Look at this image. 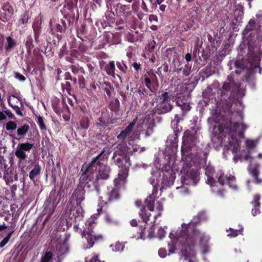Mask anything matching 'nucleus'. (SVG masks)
<instances>
[{
    "label": "nucleus",
    "mask_w": 262,
    "mask_h": 262,
    "mask_svg": "<svg viewBox=\"0 0 262 262\" xmlns=\"http://www.w3.org/2000/svg\"><path fill=\"white\" fill-rule=\"evenodd\" d=\"M8 45L6 47L7 51H9L12 47L15 45V42L13 39L10 37L7 38Z\"/></svg>",
    "instance_id": "nucleus-43"
},
{
    "label": "nucleus",
    "mask_w": 262,
    "mask_h": 262,
    "mask_svg": "<svg viewBox=\"0 0 262 262\" xmlns=\"http://www.w3.org/2000/svg\"><path fill=\"white\" fill-rule=\"evenodd\" d=\"M70 236L68 234H65V237L63 242L58 243L56 246V251L59 255H63L66 253L69 250L68 241L70 239Z\"/></svg>",
    "instance_id": "nucleus-21"
},
{
    "label": "nucleus",
    "mask_w": 262,
    "mask_h": 262,
    "mask_svg": "<svg viewBox=\"0 0 262 262\" xmlns=\"http://www.w3.org/2000/svg\"><path fill=\"white\" fill-rule=\"evenodd\" d=\"M153 109L150 113L149 115H152L155 113L164 114L170 111L172 107V105L170 103V98L167 92H163L161 95L157 98L155 101L152 102Z\"/></svg>",
    "instance_id": "nucleus-8"
},
{
    "label": "nucleus",
    "mask_w": 262,
    "mask_h": 262,
    "mask_svg": "<svg viewBox=\"0 0 262 262\" xmlns=\"http://www.w3.org/2000/svg\"><path fill=\"white\" fill-rule=\"evenodd\" d=\"M205 174L207 176V183L209 184L213 192L217 193L219 195H222V187L227 184L229 187L234 190L237 189V187L235 184V178L230 176H225L222 170L215 172L213 167L211 165L207 166L205 168Z\"/></svg>",
    "instance_id": "nucleus-6"
},
{
    "label": "nucleus",
    "mask_w": 262,
    "mask_h": 262,
    "mask_svg": "<svg viewBox=\"0 0 262 262\" xmlns=\"http://www.w3.org/2000/svg\"><path fill=\"white\" fill-rule=\"evenodd\" d=\"M17 100V98L15 96L13 95L9 98L8 100V102L9 105H10L15 110V113L17 115H19L20 116H23V113L20 108L17 105H13V104L11 102V101Z\"/></svg>",
    "instance_id": "nucleus-27"
},
{
    "label": "nucleus",
    "mask_w": 262,
    "mask_h": 262,
    "mask_svg": "<svg viewBox=\"0 0 262 262\" xmlns=\"http://www.w3.org/2000/svg\"><path fill=\"white\" fill-rule=\"evenodd\" d=\"M154 229L152 228H150L148 234V237L149 238H152V237H154Z\"/></svg>",
    "instance_id": "nucleus-56"
},
{
    "label": "nucleus",
    "mask_w": 262,
    "mask_h": 262,
    "mask_svg": "<svg viewBox=\"0 0 262 262\" xmlns=\"http://www.w3.org/2000/svg\"><path fill=\"white\" fill-rule=\"evenodd\" d=\"M33 147V144L29 142L19 143L17 145L15 151V155L19 159L18 164L19 167H21L22 161L27 158V152H29Z\"/></svg>",
    "instance_id": "nucleus-15"
},
{
    "label": "nucleus",
    "mask_w": 262,
    "mask_h": 262,
    "mask_svg": "<svg viewBox=\"0 0 262 262\" xmlns=\"http://www.w3.org/2000/svg\"><path fill=\"white\" fill-rule=\"evenodd\" d=\"M245 90L240 88V84L235 83L233 81V77L231 75H229L227 80L224 82L222 88L217 91V94L223 96L228 92L233 93H237L238 97H242L245 95Z\"/></svg>",
    "instance_id": "nucleus-10"
},
{
    "label": "nucleus",
    "mask_w": 262,
    "mask_h": 262,
    "mask_svg": "<svg viewBox=\"0 0 262 262\" xmlns=\"http://www.w3.org/2000/svg\"><path fill=\"white\" fill-rule=\"evenodd\" d=\"M138 122L137 117L126 127V128L122 130L119 135L117 136V138L120 140H123L126 137L129 136L130 140H135L138 139L140 136L139 130L138 129L132 133L133 129L136 123Z\"/></svg>",
    "instance_id": "nucleus-17"
},
{
    "label": "nucleus",
    "mask_w": 262,
    "mask_h": 262,
    "mask_svg": "<svg viewBox=\"0 0 262 262\" xmlns=\"http://www.w3.org/2000/svg\"><path fill=\"white\" fill-rule=\"evenodd\" d=\"M196 141V136L191 133L190 130L184 132L181 148L182 160L183 162L181 170V182L182 185L176 187L179 192L182 195L189 193V190L186 186L195 185L200 180L196 166L204 154L195 151L194 146Z\"/></svg>",
    "instance_id": "nucleus-2"
},
{
    "label": "nucleus",
    "mask_w": 262,
    "mask_h": 262,
    "mask_svg": "<svg viewBox=\"0 0 262 262\" xmlns=\"http://www.w3.org/2000/svg\"><path fill=\"white\" fill-rule=\"evenodd\" d=\"M70 209V219L74 222L80 221L83 218V209L81 205L71 206L68 204Z\"/></svg>",
    "instance_id": "nucleus-18"
},
{
    "label": "nucleus",
    "mask_w": 262,
    "mask_h": 262,
    "mask_svg": "<svg viewBox=\"0 0 262 262\" xmlns=\"http://www.w3.org/2000/svg\"><path fill=\"white\" fill-rule=\"evenodd\" d=\"M116 64H117V68L120 71H121L123 72H125V71H126V70L127 69V67H126V66L124 63H121V62H117Z\"/></svg>",
    "instance_id": "nucleus-51"
},
{
    "label": "nucleus",
    "mask_w": 262,
    "mask_h": 262,
    "mask_svg": "<svg viewBox=\"0 0 262 262\" xmlns=\"http://www.w3.org/2000/svg\"><path fill=\"white\" fill-rule=\"evenodd\" d=\"M37 124H38L40 129L43 131L46 130L47 127L46 126L44 123L43 118L40 116H37V121H36Z\"/></svg>",
    "instance_id": "nucleus-36"
},
{
    "label": "nucleus",
    "mask_w": 262,
    "mask_h": 262,
    "mask_svg": "<svg viewBox=\"0 0 262 262\" xmlns=\"http://www.w3.org/2000/svg\"><path fill=\"white\" fill-rule=\"evenodd\" d=\"M158 255L161 258H165L167 255V251L165 249L160 248L158 251Z\"/></svg>",
    "instance_id": "nucleus-50"
},
{
    "label": "nucleus",
    "mask_w": 262,
    "mask_h": 262,
    "mask_svg": "<svg viewBox=\"0 0 262 262\" xmlns=\"http://www.w3.org/2000/svg\"><path fill=\"white\" fill-rule=\"evenodd\" d=\"M30 129L28 124H24L19 126L17 129V135L21 138H24Z\"/></svg>",
    "instance_id": "nucleus-25"
},
{
    "label": "nucleus",
    "mask_w": 262,
    "mask_h": 262,
    "mask_svg": "<svg viewBox=\"0 0 262 262\" xmlns=\"http://www.w3.org/2000/svg\"><path fill=\"white\" fill-rule=\"evenodd\" d=\"M56 208V205L54 203H51L50 198L47 199L44 204V209L42 213L44 215H47L45 222H47L50 216L54 213Z\"/></svg>",
    "instance_id": "nucleus-20"
},
{
    "label": "nucleus",
    "mask_w": 262,
    "mask_h": 262,
    "mask_svg": "<svg viewBox=\"0 0 262 262\" xmlns=\"http://www.w3.org/2000/svg\"><path fill=\"white\" fill-rule=\"evenodd\" d=\"M232 121L225 120L224 123L218 125L217 127L213 126V133L214 137L212 141L214 142L217 140L219 145L224 146L223 149V155L227 158L230 152L235 154L233 160L236 162L238 159H243L245 160L251 159L248 167L250 173L255 179V182L259 184L262 182V180L258 178L259 173L258 169L260 164L255 162L254 158L249 154L244 155L243 152L237 155L236 152L239 147V143L236 138H243L244 133L249 126L243 121V114L242 111H238L236 113L232 114Z\"/></svg>",
    "instance_id": "nucleus-1"
},
{
    "label": "nucleus",
    "mask_w": 262,
    "mask_h": 262,
    "mask_svg": "<svg viewBox=\"0 0 262 262\" xmlns=\"http://www.w3.org/2000/svg\"><path fill=\"white\" fill-rule=\"evenodd\" d=\"M52 254L51 252H46L41 258L42 262H48L51 258Z\"/></svg>",
    "instance_id": "nucleus-45"
},
{
    "label": "nucleus",
    "mask_w": 262,
    "mask_h": 262,
    "mask_svg": "<svg viewBox=\"0 0 262 262\" xmlns=\"http://www.w3.org/2000/svg\"><path fill=\"white\" fill-rule=\"evenodd\" d=\"M13 231L9 232L7 236L0 242V248L4 247L10 240Z\"/></svg>",
    "instance_id": "nucleus-38"
},
{
    "label": "nucleus",
    "mask_w": 262,
    "mask_h": 262,
    "mask_svg": "<svg viewBox=\"0 0 262 262\" xmlns=\"http://www.w3.org/2000/svg\"><path fill=\"white\" fill-rule=\"evenodd\" d=\"M123 10L124 11L123 12V15L125 17H127L131 14V11L128 6H124L123 7Z\"/></svg>",
    "instance_id": "nucleus-48"
},
{
    "label": "nucleus",
    "mask_w": 262,
    "mask_h": 262,
    "mask_svg": "<svg viewBox=\"0 0 262 262\" xmlns=\"http://www.w3.org/2000/svg\"><path fill=\"white\" fill-rule=\"evenodd\" d=\"M29 15L28 12H25L20 16L18 20V25H26L29 20Z\"/></svg>",
    "instance_id": "nucleus-34"
},
{
    "label": "nucleus",
    "mask_w": 262,
    "mask_h": 262,
    "mask_svg": "<svg viewBox=\"0 0 262 262\" xmlns=\"http://www.w3.org/2000/svg\"><path fill=\"white\" fill-rule=\"evenodd\" d=\"M206 213L205 211L200 212L188 224H182L181 230L174 235L173 231L170 233L169 237L172 242L171 246L168 244L169 254L174 253L176 247L178 244H182L185 248L193 247L196 241L200 240V247L201 253L204 255L210 251V247L208 244L210 237L201 232L195 228V226L200 222L206 219Z\"/></svg>",
    "instance_id": "nucleus-3"
},
{
    "label": "nucleus",
    "mask_w": 262,
    "mask_h": 262,
    "mask_svg": "<svg viewBox=\"0 0 262 262\" xmlns=\"http://www.w3.org/2000/svg\"><path fill=\"white\" fill-rule=\"evenodd\" d=\"M112 250L115 252L122 251L123 250V245L120 243H116L115 245H111Z\"/></svg>",
    "instance_id": "nucleus-42"
},
{
    "label": "nucleus",
    "mask_w": 262,
    "mask_h": 262,
    "mask_svg": "<svg viewBox=\"0 0 262 262\" xmlns=\"http://www.w3.org/2000/svg\"><path fill=\"white\" fill-rule=\"evenodd\" d=\"M65 77L66 79H70V74L69 72H66L65 73Z\"/></svg>",
    "instance_id": "nucleus-61"
},
{
    "label": "nucleus",
    "mask_w": 262,
    "mask_h": 262,
    "mask_svg": "<svg viewBox=\"0 0 262 262\" xmlns=\"http://www.w3.org/2000/svg\"><path fill=\"white\" fill-rule=\"evenodd\" d=\"M108 123V119L107 116H102L100 117L96 123L97 126L101 129V127L107 125Z\"/></svg>",
    "instance_id": "nucleus-30"
},
{
    "label": "nucleus",
    "mask_w": 262,
    "mask_h": 262,
    "mask_svg": "<svg viewBox=\"0 0 262 262\" xmlns=\"http://www.w3.org/2000/svg\"><path fill=\"white\" fill-rule=\"evenodd\" d=\"M108 155V154L105 153V150L103 149L98 156L93 159L87 168V177H89L88 175L89 173L98 170L102 165H105L104 162L105 159L107 158Z\"/></svg>",
    "instance_id": "nucleus-14"
},
{
    "label": "nucleus",
    "mask_w": 262,
    "mask_h": 262,
    "mask_svg": "<svg viewBox=\"0 0 262 262\" xmlns=\"http://www.w3.org/2000/svg\"><path fill=\"white\" fill-rule=\"evenodd\" d=\"M3 10L9 16H11L13 14L14 10L12 6L9 3H6L3 6Z\"/></svg>",
    "instance_id": "nucleus-35"
},
{
    "label": "nucleus",
    "mask_w": 262,
    "mask_h": 262,
    "mask_svg": "<svg viewBox=\"0 0 262 262\" xmlns=\"http://www.w3.org/2000/svg\"><path fill=\"white\" fill-rule=\"evenodd\" d=\"M15 77L20 81H24L26 80L25 76L19 73H15Z\"/></svg>",
    "instance_id": "nucleus-53"
},
{
    "label": "nucleus",
    "mask_w": 262,
    "mask_h": 262,
    "mask_svg": "<svg viewBox=\"0 0 262 262\" xmlns=\"http://www.w3.org/2000/svg\"><path fill=\"white\" fill-rule=\"evenodd\" d=\"M260 196L259 195H255L254 196V200L252 202V204L254 205V208L252 209V214L254 216L259 214L260 212L259 208L260 206Z\"/></svg>",
    "instance_id": "nucleus-23"
},
{
    "label": "nucleus",
    "mask_w": 262,
    "mask_h": 262,
    "mask_svg": "<svg viewBox=\"0 0 262 262\" xmlns=\"http://www.w3.org/2000/svg\"><path fill=\"white\" fill-rule=\"evenodd\" d=\"M165 7H166V6H165V5H161V6H160V9L162 11H164L165 9Z\"/></svg>",
    "instance_id": "nucleus-64"
},
{
    "label": "nucleus",
    "mask_w": 262,
    "mask_h": 262,
    "mask_svg": "<svg viewBox=\"0 0 262 262\" xmlns=\"http://www.w3.org/2000/svg\"><path fill=\"white\" fill-rule=\"evenodd\" d=\"M141 204L142 202L141 201L138 200L136 202V205L138 207L141 205Z\"/></svg>",
    "instance_id": "nucleus-63"
},
{
    "label": "nucleus",
    "mask_w": 262,
    "mask_h": 262,
    "mask_svg": "<svg viewBox=\"0 0 262 262\" xmlns=\"http://www.w3.org/2000/svg\"><path fill=\"white\" fill-rule=\"evenodd\" d=\"M229 231L230 232L228 233V236L230 237H234L237 236L238 234H242L243 228H241L239 230H234L233 229L230 228L229 230H227V232H228Z\"/></svg>",
    "instance_id": "nucleus-33"
},
{
    "label": "nucleus",
    "mask_w": 262,
    "mask_h": 262,
    "mask_svg": "<svg viewBox=\"0 0 262 262\" xmlns=\"http://www.w3.org/2000/svg\"><path fill=\"white\" fill-rule=\"evenodd\" d=\"M130 225L132 226H136L137 225V222L136 220H132L131 221H130Z\"/></svg>",
    "instance_id": "nucleus-60"
},
{
    "label": "nucleus",
    "mask_w": 262,
    "mask_h": 262,
    "mask_svg": "<svg viewBox=\"0 0 262 262\" xmlns=\"http://www.w3.org/2000/svg\"><path fill=\"white\" fill-rule=\"evenodd\" d=\"M17 128L16 123L12 121H10L8 122L6 124V128L7 130H15Z\"/></svg>",
    "instance_id": "nucleus-40"
},
{
    "label": "nucleus",
    "mask_w": 262,
    "mask_h": 262,
    "mask_svg": "<svg viewBox=\"0 0 262 262\" xmlns=\"http://www.w3.org/2000/svg\"><path fill=\"white\" fill-rule=\"evenodd\" d=\"M176 103L183 112V114L181 117H180L178 115H176L174 119L172 120L171 125L172 128H173V130L178 129V123L180 120H183L184 113L189 111L191 108L188 97L185 98L183 96H181V95H180V96H178L177 98Z\"/></svg>",
    "instance_id": "nucleus-12"
},
{
    "label": "nucleus",
    "mask_w": 262,
    "mask_h": 262,
    "mask_svg": "<svg viewBox=\"0 0 262 262\" xmlns=\"http://www.w3.org/2000/svg\"><path fill=\"white\" fill-rule=\"evenodd\" d=\"M105 221L108 223V224H114V223H115L116 222L114 220H113L111 216H110V215H109L108 214H105Z\"/></svg>",
    "instance_id": "nucleus-52"
},
{
    "label": "nucleus",
    "mask_w": 262,
    "mask_h": 262,
    "mask_svg": "<svg viewBox=\"0 0 262 262\" xmlns=\"http://www.w3.org/2000/svg\"><path fill=\"white\" fill-rule=\"evenodd\" d=\"M126 153H128L126 146L124 144H119L114 148V152L113 154V159H114V162L119 167H121V162L122 160L125 161V164L124 168L122 169H125L127 167L128 162H130L129 158L125 157L121 159L120 158L117 157V156H122L125 155ZM130 164V163H129Z\"/></svg>",
    "instance_id": "nucleus-16"
},
{
    "label": "nucleus",
    "mask_w": 262,
    "mask_h": 262,
    "mask_svg": "<svg viewBox=\"0 0 262 262\" xmlns=\"http://www.w3.org/2000/svg\"><path fill=\"white\" fill-rule=\"evenodd\" d=\"M137 127L138 130L140 131V128H143L144 125L147 126V129L145 132L146 137L150 136L152 132L153 129L151 125L154 123V117L152 115H150L149 114L144 116V115H140L137 117Z\"/></svg>",
    "instance_id": "nucleus-13"
},
{
    "label": "nucleus",
    "mask_w": 262,
    "mask_h": 262,
    "mask_svg": "<svg viewBox=\"0 0 262 262\" xmlns=\"http://www.w3.org/2000/svg\"><path fill=\"white\" fill-rule=\"evenodd\" d=\"M260 25L258 21L256 22L251 19L243 33V45H247L248 48V58L246 61L238 56L234 62L237 70V74L241 73V70H247L249 73L255 72V69L260 65V60L262 58V51H260L258 45L262 40L258 30Z\"/></svg>",
    "instance_id": "nucleus-4"
},
{
    "label": "nucleus",
    "mask_w": 262,
    "mask_h": 262,
    "mask_svg": "<svg viewBox=\"0 0 262 262\" xmlns=\"http://www.w3.org/2000/svg\"><path fill=\"white\" fill-rule=\"evenodd\" d=\"M192 121V125L193 126L191 127V129L194 133H196V129L199 130L200 129L199 125H196L197 124V118H193Z\"/></svg>",
    "instance_id": "nucleus-44"
},
{
    "label": "nucleus",
    "mask_w": 262,
    "mask_h": 262,
    "mask_svg": "<svg viewBox=\"0 0 262 262\" xmlns=\"http://www.w3.org/2000/svg\"><path fill=\"white\" fill-rule=\"evenodd\" d=\"M143 233H144V231H141L140 232V236L137 239L140 238V239H144L145 238L143 236Z\"/></svg>",
    "instance_id": "nucleus-62"
},
{
    "label": "nucleus",
    "mask_w": 262,
    "mask_h": 262,
    "mask_svg": "<svg viewBox=\"0 0 262 262\" xmlns=\"http://www.w3.org/2000/svg\"><path fill=\"white\" fill-rule=\"evenodd\" d=\"M7 116L11 119L14 118V115L10 110L0 111V121L5 120Z\"/></svg>",
    "instance_id": "nucleus-31"
},
{
    "label": "nucleus",
    "mask_w": 262,
    "mask_h": 262,
    "mask_svg": "<svg viewBox=\"0 0 262 262\" xmlns=\"http://www.w3.org/2000/svg\"><path fill=\"white\" fill-rule=\"evenodd\" d=\"M110 168L107 165H102L98 170L97 174V179H106L110 176Z\"/></svg>",
    "instance_id": "nucleus-22"
},
{
    "label": "nucleus",
    "mask_w": 262,
    "mask_h": 262,
    "mask_svg": "<svg viewBox=\"0 0 262 262\" xmlns=\"http://www.w3.org/2000/svg\"><path fill=\"white\" fill-rule=\"evenodd\" d=\"M40 170V166L38 164L36 165L29 173L30 179L31 180L34 181L35 177L39 174Z\"/></svg>",
    "instance_id": "nucleus-29"
},
{
    "label": "nucleus",
    "mask_w": 262,
    "mask_h": 262,
    "mask_svg": "<svg viewBox=\"0 0 262 262\" xmlns=\"http://www.w3.org/2000/svg\"><path fill=\"white\" fill-rule=\"evenodd\" d=\"M258 143V139L251 140V139H247L246 141V145L247 149L248 150L253 149L256 146Z\"/></svg>",
    "instance_id": "nucleus-32"
},
{
    "label": "nucleus",
    "mask_w": 262,
    "mask_h": 262,
    "mask_svg": "<svg viewBox=\"0 0 262 262\" xmlns=\"http://www.w3.org/2000/svg\"><path fill=\"white\" fill-rule=\"evenodd\" d=\"M145 147H140L138 145H134L132 147V149L130 151H128V153L134 154L135 152H142L145 150Z\"/></svg>",
    "instance_id": "nucleus-41"
},
{
    "label": "nucleus",
    "mask_w": 262,
    "mask_h": 262,
    "mask_svg": "<svg viewBox=\"0 0 262 262\" xmlns=\"http://www.w3.org/2000/svg\"><path fill=\"white\" fill-rule=\"evenodd\" d=\"M129 166L130 163L128 162L127 167L119 172L118 177L114 180V188L108 194V201H111L119 198L118 189L123 186L126 182Z\"/></svg>",
    "instance_id": "nucleus-9"
},
{
    "label": "nucleus",
    "mask_w": 262,
    "mask_h": 262,
    "mask_svg": "<svg viewBox=\"0 0 262 262\" xmlns=\"http://www.w3.org/2000/svg\"><path fill=\"white\" fill-rule=\"evenodd\" d=\"M146 201L147 202V207L150 211H154V207L155 206L156 209L159 212L158 214L155 215V218L156 219L157 217L160 216L161 215V212L163 209L162 203L160 201H157L156 204H155V198L152 195L148 196V198L146 200Z\"/></svg>",
    "instance_id": "nucleus-19"
},
{
    "label": "nucleus",
    "mask_w": 262,
    "mask_h": 262,
    "mask_svg": "<svg viewBox=\"0 0 262 262\" xmlns=\"http://www.w3.org/2000/svg\"><path fill=\"white\" fill-rule=\"evenodd\" d=\"M133 66L134 68V69L138 71V70H139L140 69V64L139 63H137V62H134V63L133 64Z\"/></svg>",
    "instance_id": "nucleus-58"
},
{
    "label": "nucleus",
    "mask_w": 262,
    "mask_h": 262,
    "mask_svg": "<svg viewBox=\"0 0 262 262\" xmlns=\"http://www.w3.org/2000/svg\"><path fill=\"white\" fill-rule=\"evenodd\" d=\"M179 132V129L177 130H173L172 134L170 135L167 139L166 146H169L172 149V153L170 156L166 155L165 151V158L168 160V163L166 164L164 169L162 170L158 169L157 171L152 170L151 172L152 177L149 179L150 183L153 186L154 192L157 191L158 189V185L160 181V179L161 174H162V183L165 186H169L172 183L174 179V176L172 170V165L175 161V155L173 151V148L177 146L178 142V133Z\"/></svg>",
    "instance_id": "nucleus-5"
},
{
    "label": "nucleus",
    "mask_w": 262,
    "mask_h": 262,
    "mask_svg": "<svg viewBox=\"0 0 262 262\" xmlns=\"http://www.w3.org/2000/svg\"><path fill=\"white\" fill-rule=\"evenodd\" d=\"M52 34H55L56 32H61L63 28L62 26L59 24H56L53 28L52 24L50 23Z\"/></svg>",
    "instance_id": "nucleus-37"
},
{
    "label": "nucleus",
    "mask_w": 262,
    "mask_h": 262,
    "mask_svg": "<svg viewBox=\"0 0 262 262\" xmlns=\"http://www.w3.org/2000/svg\"><path fill=\"white\" fill-rule=\"evenodd\" d=\"M151 82V78L148 77H146L145 78V84L146 86L149 87Z\"/></svg>",
    "instance_id": "nucleus-55"
},
{
    "label": "nucleus",
    "mask_w": 262,
    "mask_h": 262,
    "mask_svg": "<svg viewBox=\"0 0 262 262\" xmlns=\"http://www.w3.org/2000/svg\"><path fill=\"white\" fill-rule=\"evenodd\" d=\"M80 126L84 129H86L89 126V120L88 117H82L80 121Z\"/></svg>",
    "instance_id": "nucleus-39"
},
{
    "label": "nucleus",
    "mask_w": 262,
    "mask_h": 262,
    "mask_svg": "<svg viewBox=\"0 0 262 262\" xmlns=\"http://www.w3.org/2000/svg\"><path fill=\"white\" fill-rule=\"evenodd\" d=\"M4 180L7 185H10L14 181L17 180V175L15 173H9L7 172L5 173L4 176Z\"/></svg>",
    "instance_id": "nucleus-26"
},
{
    "label": "nucleus",
    "mask_w": 262,
    "mask_h": 262,
    "mask_svg": "<svg viewBox=\"0 0 262 262\" xmlns=\"http://www.w3.org/2000/svg\"><path fill=\"white\" fill-rule=\"evenodd\" d=\"M41 24L42 20L40 16H38L35 18L32 24V27L34 32L35 37L38 36L40 33L39 31L41 29Z\"/></svg>",
    "instance_id": "nucleus-24"
},
{
    "label": "nucleus",
    "mask_w": 262,
    "mask_h": 262,
    "mask_svg": "<svg viewBox=\"0 0 262 262\" xmlns=\"http://www.w3.org/2000/svg\"><path fill=\"white\" fill-rule=\"evenodd\" d=\"M190 70H191V67L187 65H186L185 68L183 70L184 75H185V76H188L190 73Z\"/></svg>",
    "instance_id": "nucleus-54"
},
{
    "label": "nucleus",
    "mask_w": 262,
    "mask_h": 262,
    "mask_svg": "<svg viewBox=\"0 0 262 262\" xmlns=\"http://www.w3.org/2000/svg\"><path fill=\"white\" fill-rule=\"evenodd\" d=\"M181 253L182 256L184 257L185 260H188V262H195V258L194 257H192L191 258H189L186 254V251H182Z\"/></svg>",
    "instance_id": "nucleus-46"
},
{
    "label": "nucleus",
    "mask_w": 262,
    "mask_h": 262,
    "mask_svg": "<svg viewBox=\"0 0 262 262\" xmlns=\"http://www.w3.org/2000/svg\"><path fill=\"white\" fill-rule=\"evenodd\" d=\"M165 234L166 231L165 230L162 228H160L158 232V237L159 239H162L164 237H165Z\"/></svg>",
    "instance_id": "nucleus-47"
},
{
    "label": "nucleus",
    "mask_w": 262,
    "mask_h": 262,
    "mask_svg": "<svg viewBox=\"0 0 262 262\" xmlns=\"http://www.w3.org/2000/svg\"><path fill=\"white\" fill-rule=\"evenodd\" d=\"M85 176H82L80 184L73 192L70 200L69 204L71 206L81 205V202L84 200L85 190L84 187H89L90 184L89 182L84 184L82 181L85 179Z\"/></svg>",
    "instance_id": "nucleus-11"
},
{
    "label": "nucleus",
    "mask_w": 262,
    "mask_h": 262,
    "mask_svg": "<svg viewBox=\"0 0 262 262\" xmlns=\"http://www.w3.org/2000/svg\"><path fill=\"white\" fill-rule=\"evenodd\" d=\"M102 211V207L97 209L98 213L95 214L91 216V217L85 223L84 229L82 234V237H84L87 241L88 247L87 248H90L93 247L95 242L97 240L100 239L102 238V235H99L96 236L93 234V229L96 226L95 220L97 218L98 215Z\"/></svg>",
    "instance_id": "nucleus-7"
},
{
    "label": "nucleus",
    "mask_w": 262,
    "mask_h": 262,
    "mask_svg": "<svg viewBox=\"0 0 262 262\" xmlns=\"http://www.w3.org/2000/svg\"><path fill=\"white\" fill-rule=\"evenodd\" d=\"M149 20L150 21H155L157 22V20H158V18L156 15H150L149 16Z\"/></svg>",
    "instance_id": "nucleus-57"
},
{
    "label": "nucleus",
    "mask_w": 262,
    "mask_h": 262,
    "mask_svg": "<svg viewBox=\"0 0 262 262\" xmlns=\"http://www.w3.org/2000/svg\"><path fill=\"white\" fill-rule=\"evenodd\" d=\"M185 59L187 61H189L191 59V55L190 53H187L185 55Z\"/></svg>",
    "instance_id": "nucleus-59"
},
{
    "label": "nucleus",
    "mask_w": 262,
    "mask_h": 262,
    "mask_svg": "<svg viewBox=\"0 0 262 262\" xmlns=\"http://www.w3.org/2000/svg\"><path fill=\"white\" fill-rule=\"evenodd\" d=\"M105 71L108 75L112 76L113 77H115V62L114 61H111L108 64H107L105 66Z\"/></svg>",
    "instance_id": "nucleus-28"
},
{
    "label": "nucleus",
    "mask_w": 262,
    "mask_h": 262,
    "mask_svg": "<svg viewBox=\"0 0 262 262\" xmlns=\"http://www.w3.org/2000/svg\"><path fill=\"white\" fill-rule=\"evenodd\" d=\"M144 208H141V211L139 212V215L142 218L143 221H147V220H149V217L146 215V214L144 213Z\"/></svg>",
    "instance_id": "nucleus-49"
}]
</instances>
